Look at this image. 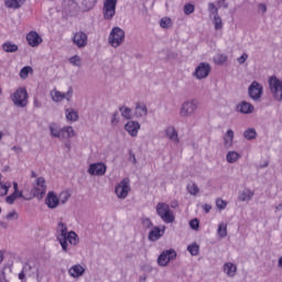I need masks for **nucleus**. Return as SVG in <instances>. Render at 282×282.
<instances>
[{
	"instance_id": "4d7b16f0",
	"label": "nucleus",
	"mask_w": 282,
	"mask_h": 282,
	"mask_svg": "<svg viewBox=\"0 0 282 282\" xmlns=\"http://www.w3.org/2000/svg\"><path fill=\"white\" fill-rule=\"evenodd\" d=\"M258 8L260 12H268V7L265 6V3H260Z\"/></svg>"
},
{
	"instance_id": "e2e57ef3",
	"label": "nucleus",
	"mask_w": 282,
	"mask_h": 282,
	"mask_svg": "<svg viewBox=\"0 0 282 282\" xmlns=\"http://www.w3.org/2000/svg\"><path fill=\"white\" fill-rule=\"evenodd\" d=\"M19 197H23V192H17L15 199H19Z\"/></svg>"
},
{
	"instance_id": "4be33fe9",
	"label": "nucleus",
	"mask_w": 282,
	"mask_h": 282,
	"mask_svg": "<svg viewBox=\"0 0 282 282\" xmlns=\"http://www.w3.org/2000/svg\"><path fill=\"white\" fill-rule=\"evenodd\" d=\"M149 115V109L147 108V105L142 102H138L134 108V116L137 118H147Z\"/></svg>"
},
{
	"instance_id": "423d86ee",
	"label": "nucleus",
	"mask_w": 282,
	"mask_h": 282,
	"mask_svg": "<svg viewBox=\"0 0 282 282\" xmlns=\"http://www.w3.org/2000/svg\"><path fill=\"white\" fill-rule=\"evenodd\" d=\"M108 42L111 47H120L121 43H124V30L115 26L109 34Z\"/></svg>"
},
{
	"instance_id": "393cba45",
	"label": "nucleus",
	"mask_w": 282,
	"mask_h": 282,
	"mask_svg": "<svg viewBox=\"0 0 282 282\" xmlns=\"http://www.w3.org/2000/svg\"><path fill=\"white\" fill-rule=\"evenodd\" d=\"M234 141H235V131H232V129H229L227 130L224 137L225 149H232Z\"/></svg>"
},
{
	"instance_id": "09e8293b",
	"label": "nucleus",
	"mask_w": 282,
	"mask_h": 282,
	"mask_svg": "<svg viewBox=\"0 0 282 282\" xmlns=\"http://www.w3.org/2000/svg\"><path fill=\"white\" fill-rule=\"evenodd\" d=\"M59 199H61L62 204H65V202H67V199H69V192H62L59 194Z\"/></svg>"
},
{
	"instance_id": "58836bf2",
	"label": "nucleus",
	"mask_w": 282,
	"mask_h": 282,
	"mask_svg": "<svg viewBox=\"0 0 282 282\" xmlns=\"http://www.w3.org/2000/svg\"><path fill=\"white\" fill-rule=\"evenodd\" d=\"M214 61L217 65H224L228 61V56L225 54H218L214 57Z\"/></svg>"
},
{
	"instance_id": "1a4fd4ad",
	"label": "nucleus",
	"mask_w": 282,
	"mask_h": 282,
	"mask_svg": "<svg viewBox=\"0 0 282 282\" xmlns=\"http://www.w3.org/2000/svg\"><path fill=\"white\" fill-rule=\"evenodd\" d=\"M116 6L118 0H104L102 14L106 21H111L116 17Z\"/></svg>"
},
{
	"instance_id": "79ce46f5",
	"label": "nucleus",
	"mask_w": 282,
	"mask_h": 282,
	"mask_svg": "<svg viewBox=\"0 0 282 282\" xmlns=\"http://www.w3.org/2000/svg\"><path fill=\"white\" fill-rule=\"evenodd\" d=\"M9 188H10V184L6 185L2 182H0V197H6V195H8Z\"/></svg>"
},
{
	"instance_id": "bb28decb",
	"label": "nucleus",
	"mask_w": 282,
	"mask_h": 282,
	"mask_svg": "<svg viewBox=\"0 0 282 282\" xmlns=\"http://www.w3.org/2000/svg\"><path fill=\"white\" fill-rule=\"evenodd\" d=\"M224 272L227 274V276H235V274H237V265H235V263L232 262H226L224 264Z\"/></svg>"
},
{
	"instance_id": "f257e3e1",
	"label": "nucleus",
	"mask_w": 282,
	"mask_h": 282,
	"mask_svg": "<svg viewBox=\"0 0 282 282\" xmlns=\"http://www.w3.org/2000/svg\"><path fill=\"white\" fill-rule=\"evenodd\" d=\"M56 239L61 245L63 252H69L68 246H78L80 241L76 231H67V224L63 223V219L57 223Z\"/></svg>"
},
{
	"instance_id": "37998d69",
	"label": "nucleus",
	"mask_w": 282,
	"mask_h": 282,
	"mask_svg": "<svg viewBox=\"0 0 282 282\" xmlns=\"http://www.w3.org/2000/svg\"><path fill=\"white\" fill-rule=\"evenodd\" d=\"M30 72H32V67L31 66H24L20 70V78H26L29 76Z\"/></svg>"
},
{
	"instance_id": "a878e982",
	"label": "nucleus",
	"mask_w": 282,
	"mask_h": 282,
	"mask_svg": "<svg viewBox=\"0 0 282 282\" xmlns=\"http://www.w3.org/2000/svg\"><path fill=\"white\" fill-rule=\"evenodd\" d=\"M68 274H70V276L74 279L83 276V274H85V268H83L80 264H75L68 270Z\"/></svg>"
},
{
	"instance_id": "6ab92c4d",
	"label": "nucleus",
	"mask_w": 282,
	"mask_h": 282,
	"mask_svg": "<svg viewBox=\"0 0 282 282\" xmlns=\"http://www.w3.org/2000/svg\"><path fill=\"white\" fill-rule=\"evenodd\" d=\"M124 130L131 138H137L138 131H140V122L130 120L124 124Z\"/></svg>"
},
{
	"instance_id": "69168bd1",
	"label": "nucleus",
	"mask_w": 282,
	"mask_h": 282,
	"mask_svg": "<svg viewBox=\"0 0 282 282\" xmlns=\"http://www.w3.org/2000/svg\"><path fill=\"white\" fill-rule=\"evenodd\" d=\"M34 106H35L37 109H41V102H39L37 100H34Z\"/></svg>"
},
{
	"instance_id": "f3484780",
	"label": "nucleus",
	"mask_w": 282,
	"mask_h": 282,
	"mask_svg": "<svg viewBox=\"0 0 282 282\" xmlns=\"http://www.w3.org/2000/svg\"><path fill=\"white\" fill-rule=\"evenodd\" d=\"M89 175H105L107 173V165L105 163H93L88 169Z\"/></svg>"
},
{
	"instance_id": "5701e85b",
	"label": "nucleus",
	"mask_w": 282,
	"mask_h": 282,
	"mask_svg": "<svg viewBox=\"0 0 282 282\" xmlns=\"http://www.w3.org/2000/svg\"><path fill=\"white\" fill-rule=\"evenodd\" d=\"M61 199H58V196L54 194V192H50L45 198V204L50 208H56L59 204Z\"/></svg>"
},
{
	"instance_id": "f03ea898",
	"label": "nucleus",
	"mask_w": 282,
	"mask_h": 282,
	"mask_svg": "<svg viewBox=\"0 0 282 282\" xmlns=\"http://www.w3.org/2000/svg\"><path fill=\"white\" fill-rule=\"evenodd\" d=\"M48 129L52 138H57L58 140H69V138H74L76 135L72 126L61 128L58 123L53 122L48 126Z\"/></svg>"
},
{
	"instance_id": "774afa93",
	"label": "nucleus",
	"mask_w": 282,
	"mask_h": 282,
	"mask_svg": "<svg viewBox=\"0 0 282 282\" xmlns=\"http://www.w3.org/2000/svg\"><path fill=\"white\" fill-rule=\"evenodd\" d=\"M0 226H1L2 228H4V229L8 228V224H6V223H3V221H1V220H0Z\"/></svg>"
},
{
	"instance_id": "2f4dec72",
	"label": "nucleus",
	"mask_w": 282,
	"mask_h": 282,
	"mask_svg": "<svg viewBox=\"0 0 282 282\" xmlns=\"http://www.w3.org/2000/svg\"><path fill=\"white\" fill-rule=\"evenodd\" d=\"M2 50L7 53L19 52V45L12 44L11 42H7L2 44Z\"/></svg>"
},
{
	"instance_id": "3c124183",
	"label": "nucleus",
	"mask_w": 282,
	"mask_h": 282,
	"mask_svg": "<svg viewBox=\"0 0 282 282\" xmlns=\"http://www.w3.org/2000/svg\"><path fill=\"white\" fill-rule=\"evenodd\" d=\"M142 224L143 228H153V223L151 221V218H143Z\"/></svg>"
},
{
	"instance_id": "e433bc0d",
	"label": "nucleus",
	"mask_w": 282,
	"mask_h": 282,
	"mask_svg": "<svg viewBox=\"0 0 282 282\" xmlns=\"http://www.w3.org/2000/svg\"><path fill=\"white\" fill-rule=\"evenodd\" d=\"M187 192L189 195H197L199 193V187L195 183L187 184Z\"/></svg>"
},
{
	"instance_id": "0eeeda50",
	"label": "nucleus",
	"mask_w": 282,
	"mask_h": 282,
	"mask_svg": "<svg viewBox=\"0 0 282 282\" xmlns=\"http://www.w3.org/2000/svg\"><path fill=\"white\" fill-rule=\"evenodd\" d=\"M198 105L196 99L184 101L180 109V116L182 118H191L197 111Z\"/></svg>"
},
{
	"instance_id": "49530a36",
	"label": "nucleus",
	"mask_w": 282,
	"mask_h": 282,
	"mask_svg": "<svg viewBox=\"0 0 282 282\" xmlns=\"http://www.w3.org/2000/svg\"><path fill=\"white\" fill-rule=\"evenodd\" d=\"M216 206L217 208H219V210H224L226 208V206H228V203H226V200L218 198L216 200Z\"/></svg>"
},
{
	"instance_id": "dca6fc26",
	"label": "nucleus",
	"mask_w": 282,
	"mask_h": 282,
	"mask_svg": "<svg viewBox=\"0 0 282 282\" xmlns=\"http://www.w3.org/2000/svg\"><path fill=\"white\" fill-rule=\"evenodd\" d=\"M72 41L76 45V47H79L80 50L83 47H87L88 36L85 34V32L78 31L74 33Z\"/></svg>"
},
{
	"instance_id": "0e129e2a",
	"label": "nucleus",
	"mask_w": 282,
	"mask_h": 282,
	"mask_svg": "<svg viewBox=\"0 0 282 282\" xmlns=\"http://www.w3.org/2000/svg\"><path fill=\"white\" fill-rule=\"evenodd\" d=\"M65 148L68 150V151H72V144L69 142H66L65 143Z\"/></svg>"
},
{
	"instance_id": "c03bdc74",
	"label": "nucleus",
	"mask_w": 282,
	"mask_h": 282,
	"mask_svg": "<svg viewBox=\"0 0 282 282\" xmlns=\"http://www.w3.org/2000/svg\"><path fill=\"white\" fill-rule=\"evenodd\" d=\"M208 10H209V14H214V17H217L219 14V9H217L215 3L213 2L208 3Z\"/></svg>"
},
{
	"instance_id": "c9c22d12",
	"label": "nucleus",
	"mask_w": 282,
	"mask_h": 282,
	"mask_svg": "<svg viewBox=\"0 0 282 282\" xmlns=\"http://www.w3.org/2000/svg\"><path fill=\"white\" fill-rule=\"evenodd\" d=\"M187 250L189 251L192 257H197V254H199V245L194 242L187 247Z\"/></svg>"
},
{
	"instance_id": "b1692460",
	"label": "nucleus",
	"mask_w": 282,
	"mask_h": 282,
	"mask_svg": "<svg viewBox=\"0 0 282 282\" xmlns=\"http://www.w3.org/2000/svg\"><path fill=\"white\" fill-rule=\"evenodd\" d=\"M165 135L171 140V142H174V144H180V137L177 134V130H175V127H167L165 130Z\"/></svg>"
},
{
	"instance_id": "052dcab7",
	"label": "nucleus",
	"mask_w": 282,
	"mask_h": 282,
	"mask_svg": "<svg viewBox=\"0 0 282 282\" xmlns=\"http://www.w3.org/2000/svg\"><path fill=\"white\" fill-rule=\"evenodd\" d=\"M13 188H14V192H13V194H15L17 195V192H19V183H13Z\"/></svg>"
},
{
	"instance_id": "a19ab883",
	"label": "nucleus",
	"mask_w": 282,
	"mask_h": 282,
	"mask_svg": "<svg viewBox=\"0 0 282 282\" xmlns=\"http://www.w3.org/2000/svg\"><path fill=\"white\" fill-rule=\"evenodd\" d=\"M214 25L215 30H221L224 28V24L221 23V18L218 15H214Z\"/></svg>"
},
{
	"instance_id": "13d9d810",
	"label": "nucleus",
	"mask_w": 282,
	"mask_h": 282,
	"mask_svg": "<svg viewBox=\"0 0 282 282\" xmlns=\"http://www.w3.org/2000/svg\"><path fill=\"white\" fill-rule=\"evenodd\" d=\"M12 151H14V153H17L19 155V153L23 152V149H21V147H17L14 145L13 148H11Z\"/></svg>"
},
{
	"instance_id": "864d4df0",
	"label": "nucleus",
	"mask_w": 282,
	"mask_h": 282,
	"mask_svg": "<svg viewBox=\"0 0 282 282\" xmlns=\"http://www.w3.org/2000/svg\"><path fill=\"white\" fill-rule=\"evenodd\" d=\"M239 65H243L248 61V55L243 53L240 57L237 58Z\"/></svg>"
},
{
	"instance_id": "20e7f679",
	"label": "nucleus",
	"mask_w": 282,
	"mask_h": 282,
	"mask_svg": "<svg viewBox=\"0 0 282 282\" xmlns=\"http://www.w3.org/2000/svg\"><path fill=\"white\" fill-rule=\"evenodd\" d=\"M28 276H36V281L41 282L40 276H41V271H39V267L32 265L29 262L24 263L22 267L21 272L18 274V278L21 282H28Z\"/></svg>"
},
{
	"instance_id": "bf43d9fd",
	"label": "nucleus",
	"mask_w": 282,
	"mask_h": 282,
	"mask_svg": "<svg viewBox=\"0 0 282 282\" xmlns=\"http://www.w3.org/2000/svg\"><path fill=\"white\" fill-rule=\"evenodd\" d=\"M218 6H219V8H221V6L224 8H228V4H226V0H218Z\"/></svg>"
},
{
	"instance_id": "ea45409f",
	"label": "nucleus",
	"mask_w": 282,
	"mask_h": 282,
	"mask_svg": "<svg viewBox=\"0 0 282 282\" xmlns=\"http://www.w3.org/2000/svg\"><path fill=\"white\" fill-rule=\"evenodd\" d=\"M218 235L221 239H224V237L228 236V227L224 224H220L218 226Z\"/></svg>"
},
{
	"instance_id": "ddd939ff",
	"label": "nucleus",
	"mask_w": 282,
	"mask_h": 282,
	"mask_svg": "<svg viewBox=\"0 0 282 282\" xmlns=\"http://www.w3.org/2000/svg\"><path fill=\"white\" fill-rule=\"evenodd\" d=\"M212 69L213 67L209 63L203 62L195 68L193 76L197 78V80H203V78H208Z\"/></svg>"
},
{
	"instance_id": "5fc2aeb1",
	"label": "nucleus",
	"mask_w": 282,
	"mask_h": 282,
	"mask_svg": "<svg viewBox=\"0 0 282 282\" xmlns=\"http://www.w3.org/2000/svg\"><path fill=\"white\" fill-rule=\"evenodd\" d=\"M7 219L12 220V219H19V214L17 212H11L6 216Z\"/></svg>"
},
{
	"instance_id": "7c9ffc66",
	"label": "nucleus",
	"mask_w": 282,
	"mask_h": 282,
	"mask_svg": "<svg viewBox=\"0 0 282 282\" xmlns=\"http://www.w3.org/2000/svg\"><path fill=\"white\" fill-rule=\"evenodd\" d=\"M66 120L70 122H77L78 120V111L74 110L73 108H67L65 110Z\"/></svg>"
},
{
	"instance_id": "de8ad7c7",
	"label": "nucleus",
	"mask_w": 282,
	"mask_h": 282,
	"mask_svg": "<svg viewBox=\"0 0 282 282\" xmlns=\"http://www.w3.org/2000/svg\"><path fill=\"white\" fill-rule=\"evenodd\" d=\"M118 116H119L118 111L112 113V118H111V121H110L112 127H117L118 122H120V120H118Z\"/></svg>"
},
{
	"instance_id": "f8f14e48",
	"label": "nucleus",
	"mask_w": 282,
	"mask_h": 282,
	"mask_svg": "<svg viewBox=\"0 0 282 282\" xmlns=\"http://www.w3.org/2000/svg\"><path fill=\"white\" fill-rule=\"evenodd\" d=\"M248 94L251 100L259 102V100H261V96H263V86L259 82L254 80L249 86Z\"/></svg>"
},
{
	"instance_id": "aec40b11",
	"label": "nucleus",
	"mask_w": 282,
	"mask_h": 282,
	"mask_svg": "<svg viewBox=\"0 0 282 282\" xmlns=\"http://www.w3.org/2000/svg\"><path fill=\"white\" fill-rule=\"evenodd\" d=\"M26 41H28L29 45H31V47H39V45H41V43H43V39L35 31H31L26 35Z\"/></svg>"
},
{
	"instance_id": "f704fd0d",
	"label": "nucleus",
	"mask_w": 282,
	"mask_h": 282,
	"mask_svg": "<svg viewBox=\"0 0 282 282\" xmlns=\"http://www.w3.org/2000/svg\"><path fill=\"white\" fill-rule=\"evenodd\" d=\"M173 25V21L171 20V18H162L160 20V26L163 28V30H169V28H171Z\"/></svg>"
},
{
	"instance_id": "2eb2a0df",
	"label": "nucleus",
	"mask_w": 282,
	"mask_h": 282,
	"mask_svg": "<svg viewBox=\"0 0 282 282\" xmlns=\"http://www.w3.org/2000/svg\"><path fill=\"white\" fill-rule=\"evenodd\" d=\"M74 94V88L69 87L66 93H61L58 90H53L51 93L52 99L54 102H61L63 100H70L72 95Z\"/></svg>"
},
{
	"instance_id": "338daca9",
	"label": "nucleus",
	"mask_w": 282,
	"mask_h": 282,
	"mask_svg": "<svg viewBox=\"0 0 282 282\" xmlns=\"http://www.w3.org/2000/svg\"><path fill=\"white\" fill-rule=\"evenodd\" d=\"M139 281H140V282L147 281V275H141V276L139 278Z\"/></svg>"
},
{
	"instance_id": "c85d7f7f",
	"label": "nucleus",
	"mask_w": 282,
	"mask_h": 282,
	"mask_svg": "<svg viewBox=\"0 0 282 282\" xmlns=\"http://www.w3.org/2000/svg\"><path fill=\"white\" fill-rule=\"evenodd\" d=\"M252 197H254V192L250 189H245L239 194L238 199L239 202H250Z\"/></svg>"
},
{
	"instance_id": "a18cd8bd",
	"label": "nucleus",
	"mask_w": 282,
	"mask_h": 282,
	"mask_svg": "<svg viewBox=\"0 0 282 282\" xmlns=\"http://www.w3.org/2000/svg\"><path fill=\"white\" fill-rule=\"evenodd\" d=\"M184 14H186L188 17V14H193V12H195V6L188 3L184 6Z\"/></svg>"
},
{
	"instance_id": "9b49d317",
	"label": "nucleus",
	"mask_w": 282,
	"mask_h": 282,
	"mask_svg": "<svg viewBox=\"0 0 282 282\" xmlns=\"http://www.w3.org/2000/svg\"><path fill=\"white\" fill-rule=\"evenodd\" d=\"M47 193V185L45 183V177L40 176L36 178L35 184L33 185V195L37 199H43Z\"/></svg>"
},
{
	"instance_id": "cd10ccee",
	"label": "nucleus",
	"mask_w": 282,
	"mask_h": 282,
	"mask_svg": "<svg viewBox=\"0 0 282 282\" xmlns=\"http://www.w3.org/2000/svg\"><path fill=\"white\" fill-rule=\"evenodd\" d=\"M25 3V0H4V4L7 8L19 10L21 6Z\"/></svg>"
},
{
	"instance_id": "603ef678",
	"label": "nucleus",
	"mask_w": 282,
	"mask_h": 282,
	"mask_svg": "<svg viewBox=\"0 0 282 282\" xmlns=\"http://www.w3.org/2000/svg\"><path fill=\"white\" fill-rule=\"evenodd\" d=\"M189 226L193 230H197V228H199V220L197 218L192 219L189 221Z\"/></svg>"
},
{
	"instance_id": "7ed1b4c3",
	"label": "nucleus",
	"mask_w": 282,
	"mask_h": 282,
	"mask_svg": "<svg viewBox=\"0 0 282 282\" xmlns=\"http://www.w3.org/2000/svg\"><path fill=\"white\" fill-rule=\"evenodd\" d=\"M156 215L161 217L164 224H173L175 221V215L171 210V206L166 203H159L156 205Z\"/></svg>"
},
{
	"instance_id": "c756f323",
	"label": "nucleus",
	"mask_w": 282,
	"mask_h": 282,
	"mask_svg": "<svg viewBox=\"0 0 282 282\" xmlns=\"http://www.w3.org/2000/svg\"><path fill=\"white\" fill-rule=\"evenodd\" d=\"M226 160L229 164H235L237 161L241 160V154L237 151H229L226 155Z\"/></svg>"
},
{
	"instance_id": "6e6d98bb",
	"label": "nucleus",
	"mask_w": 282,
	"mask_h": 282,
	"mask_svg": "<svg viewBox=\"0 0 282 282\" xmlns=\"http://www.w3.org/2000/svg\"><path fill=\"white\" fill-rule=\"evenodd\" d=\"M203 209H204L205 213L208 214V213H210V210H213V206L210 204H205L203 206Z\"/></svg>"
},
{
	"instance_id": "8fccbe9b",
	"label": "nucleus",
	"mask_w": 282,
	"mask_h": 282,
	"mask_svg": "<svg viewBox=\"0 0 282 282\" xmlns=\"http://www.w3.org/2000/svg\"><path fill=\"white\" fill-rule=\"evenodd\" d=\"M7 204H14L17 202V194L12 193L11 195L7 196L6 198Z\"/></svg>"
},
{
	"instance_id": "a211bd4d",
	"label": "nucleus",
	"mask_w": 282,
	"mask_h": 282,
	"mask_svg": "<svg viewBox=\"0 0 282 282\" xmlns=\"http://www.w3.org/2000/svg\"><path fill=\"white\" fill-rule=\"evenodd\" d=\"M166 230L165 226L162 227H153L149 232V241H159L164 237V231Z\"/></svg>"
},
{
	"instance_id": "680f3d73",
	"label": "nucleus",
	"mask_w": 282,
	"mask_h": 282,
	"mask_svg": "<svg viewBox=\"0 0 282 282\" xmlns=\"http://www.w3.org/2000/svg\"><path fill=\"white\" fill-rule=\"evenodd\" d=\"M274 208L275 213H279V210H282V204L276 205Z\"/></svg>"
},
{
	"instance_id": "72a5a7b5",
	"label": "nucleus",
	"mask_w": 282,
	"mask_h": 282,
	"mask_svg": "<svg viewBox=\"0 0 282 282\" xmlns=\"http://www.w3.org/2000/svg\"><path fill=\"white\" fill-rule=\"evenodd\" d=\"M119 111L121 112L122 118H126V120H131V113L133 112V110H131V108L121 106L119 108Z\"/></svg>"
},
{
	"instance_id": "6e6552de",
	"label": "nucleus",
	"mask_w": 282,
	"mask_h": 282,
	"mask_svg": "<svg viewBox=\"0 0 282 282\" xmlns=\"http://www.w3.org/2000/svg\"><path fill=\"white\" fill-rule=\"evenodd\" d=\"M131 192V181L129 177L123 178L116 187L115 193L118 199H127L129 193Z\"/></svg>"
},
{
	"instance_id": "4468645a",
	"label": "nucleus",
	"mask_w": 282,
	"mask_h": 282,
	"mask_svg": "<svg viewBox=\"0 0 282 282\" xmlns=\"http://www.w3.org/2000/svg\"><path fill=\"white\" fill-rule=\"evenodd\" d=\"M176 257L177 252H175V250L173 249L163 251L158 258V264L161 268H166V265H169V263L173 261V259H175Z\"/></svg>"
},
{
	"instance_id": "39448f33",
	"label": "nucleus",
	"mask_w": 282,
	"mask_h": 282,
	"mask_svg": "<svg viewBox=\"0 0 282 282\" xmlns=\"http://www.w3.org/2000/svg\"><path fill=\"white\" fill-rule=\"evenodd\" d=\"M269 89L271 91L272 97L278 102L282 101V80L276 76L269 77Z\"/></svg>"
},
{
	"instance_id": "9d476101",
	"label": "nucleus",
	"mask_w": 282,
	"mask_h": 282,
	"mask_svg": "<svg viewBox=\"0 0 282 282\" xmlns=\"http://www.w3.org/2000/svg\"><path fill=\"white\" fill-rule=\"evenodd\" d=\"M11 99L15 107H25L28 105V90L25 88H18L13 96H11Z\"/></svg>"
},
{
	"instance_id": "473e14b6",
	"label": "nucleus",
	"mask_w": 282,
	"mask_h": 282,
	"mask_svg": "<svg viewBox=\"0 0 282 282\" xmlns=\"http://www.w3.org/2000/svg\"><path fill=\"white\" fill-rule=\"evenodd\" d=\"M243 138H246V140H256L257 139V130H254V128H248L243 132Z\"/></svg>"
},
{
	"instance_id": "412c9836",
	"label": "nucleus",
	"mask_w": 282,
	"mask_h": 282,
	"mask_svg": "<svg viewBox=\"0 0 282 282\" xmlns=\"http://www.w3.org/2000/svg\"><path fill=\"white\" fill-rule=\"evenodd\" d=\"M236 111L245 115L254 113V106L248 101H241L237 105Z\"/></svg>"
},
{
	"instance_id": "4c0bfd02",
	"label": "nucleus",
	"mask_w": 282,
	"mask_h": 282,
	"mask_svg": "<svg viewBox=\"0 0 282 282\" xmlns=\"http://www.w3.org/2000/svg\"><path fill=\"white\" fill-rule=\"evenodd\" d=\"M69 64L74 65L75 67H80L83 65V59L78 55H74L69 58Z\"/></svg>"
}]
</instances>
